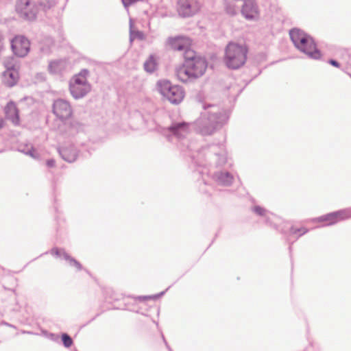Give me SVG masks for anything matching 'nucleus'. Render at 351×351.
<instances>
[{"instance_id":"obj_30","label":"nucleus","mask_w":351,"mask_h":351,"mask_svg":"<svg viewBox=\"0 0 351 351\" xmlns=\"http://www.w3.org/2000/svg\"><path fill=\"white\" fill-rule=\"evenodd\" d=\"M45 336L49 340L53 342H59L60 337L57 334L51 333V332H46Z\"/></svg>"},{"instance_id":"obj_14","label":"nucleus","mask_w":351,"mask_h":351,"mask_svg":"<svg viewBox=\"0 0 351 351\" xmlns=\"http://www.w3.org/2000/svg\"><path fill=\"white\" fill-rule=\"evenodd\" d=\"M211 176L218 184L225 186H230L234 181L232 174L227 171H217Z\"/></svg>"},{"instance_id":"obj_36","label":"nucleus","mask_w":351,"mask_h":351,"mask_svg":"<svg viewBox=\"0 0 351 351\" xmlns=\"http://www.w3.org/2000/svg\"><path fill=\"white\" fill-rule=\"evenodd\" d=\"M46 164L48 167H53L55 166L56 161L53 159H49L47 160Z\"/></svg>"},{"instance_id":"obj_41","label":"nucleus","mask_w":351,"mask_h":351,"mask_svg":"<svg viewBox=\"0 0 351 351\" xmlns=\"http://www.w3.org/2000/svg\"><path fill=\"white\" fill-rule=\"evenodd\" d=\"M77 351V350H76Z\"/></svg>"},{"instance_id":"obj_2","label":"nucleus","mask_w":351,"mask_h":351,"mask_svg":"<svg viewBox=\"0 0 351 351\" xmlns=\"http://www.w3.org/2000/svg\"><path fill=\"white\" fill-rule=\"evenodd\" d=\"M204 112L193 123L195 131L202 136H210L220 130L229 119V112L219 106L203 103Z\"/></svg>"},{"instance_id":"obj_34","label":"nucleus","mask_w":351,"mask_h":351,"mask_svg":"<svg viewBox=\"0 0 351 351\" xmlns=\"http://www.w3.org/2000/svg\"><path fill=\"white\" fill-rule=\"evenodd\" d=\"M328 63L333 66L339 68L340 66V64L335 60L330 59L328 60Z\"/></svg>"},{"instance_id":"obj_32","label":"nucleus","mask_w":351,"mask_h":351,"mask_svg":"<svg viewBox=\"0 0 351 351\" xmlns=\"http://www.w3.org/2000/svg\"><path fill=\"white\" fill-rule=\"evenodd\" d=\"M164 293H165V291H162L160 293H158L157 295H154L140 296L139 299L141 300H145L147 299H156V298L160 297L161 295H164Z\"/></svg>"},{"instance_id":"obj_13","label":"nucleus","mask_w":351,"mask_h":351,"mask_svg":"<svg viewBox=\"0 0 351 351\" xmlns=\"http://www.w3.org/2000/svg\"><path fill=\"white\" fill-rule=\"evenodd\" d=\"M50 254L58 258H64L69 263L70 266L75 267L77 271L82 269V265L80 264V263L75 260L74 258L71 257L68 253L66 252L65 250L63 248L53 247L50 250Z\"/></svg>"},{"instance_id":"obj_39","label":"nucleus","mask_w":351,"mask_h":351,"mask_svg":"<svg viewBox=\"0 0 351 351\" xmlns=\"http://www.w3.org/2000/svg\"><path fill=\"white\" fill-rule=\"evenodd\" d=\"M3 122L2 120L0 121V128H3Z\"/></svg>"},{"instance_id":"obj_6","label":"nucleus","mask_w":351,"mask_h":351,"mask_svg":"<svg viewBox=\"0 0 351 351\" xmlns=\"http://www.w3.org/2000/svg\"><path fill=\"white\" fill-rule=\"evenodd\" d=\"M157 89L159 93L173 104H180L184 97V90L182 87L172 85L169 80H159L157 82Z\"/></svg>"},{"instance_id":"obj_38","label":"nucleus","mask_w":351,"mask_h":351,"mask_svg":"<svg viewBox=\"0 0 351 351\" xmlns=\"http://www.w3.org/2000/svg\"><path fill=\"white\" fill-rule=\"evenodd\" d=\"M348 64L351 68V57L350 58V60L348 62Z\"/></svg>"},{"instance_id":"obj_16","label":"nucleus","mask_w":351,"mask_h":351,"mask_svg":"<svg viewBox=\"0 0 351 351\" xmlns=\"http://www.w3.org/2000/svg\"><path fill=\"white\" fill-rule=\"evenodd\" d=\"M58 153L64 160L70 163L75 161L78 156V151L73 145L59 148Z\"/></svg>"},{"instance_id":"obj_26","label":"nucleus","mask_w":351,"mask_h":351,"mask_svg":"<svg viewBox=\"0 0 351 351\" xmlns=\"http://www.w3.org/2000/svg\"><path fill=\"white\" fill-rule=\"evenodd\" d=\"M19 151L32 158H36V152L32 145H21L19 147Z\"/></svg>"},{"instance_id":"obj_4","label":"nucleus","mask_w":351,"mask_h":351,"mask_svg":"<svg viewBox=\"0 0 351 351\" xmlns=\"http://www.w3.org/2000/svg\"><path fill=\"white\" fill-rule=\"evenodd\" d=\"M247 52L245 45L230 42L226 47L223 62L228 69H238L245 64Z\"/></svg>"},{"instance_id":"obj_17","label":"nucleus","mask_w":351,"mask_h":351,"mask_svg":"<svg viewBox=\"0 0 351 351\" xmlns=\"http://www.w3.org/2000/svg\"><path fill=\"white\" fill-rule=\"evenodd\" d=\"M5 118L10 121L14 125L20 123L19 112L15 104L13 101L8 103L5 108Z\"/></svg>"},{"instance_id":"obj_8","label":"nucleus","mask_w":351,"mask_h":351,"mask_svg":"<svg viewBox=\"0 0 351 351\" xmlns=\"http://www.w3.org/2000/svg\"><path fill=\"white\" fill-rule=\"evenodd\" d=\"M52 112L61 121L68 119L73 114L70 103L64 99L54 100L52 106Z\"/></svg>"},{"instance_id":"obj_12","label":"nucleus","mask_w":351,"mask_h":351,"mask_svg":"<svg viewBox=\"0 0 351 351\" xmlns=\"http://www.w3.org/2000/svg\"><path fill=\"white\" fill-rule=\"evenodd\" d=\"M241 13L248 20L256 19L259 16V9L256 0H243Z\"/></svg>"},{"instance_id":"obj_15","label":"nucleus","mask_w":351,"mask_h":351,"mask_svg":"<svg viewBox=\"0 0 351 351\" xmlns=\"http://www.w3.org/2000/svg\"><path fill=\"white\" fill-rule=\"evenodd\" d=\"M91 90L90 84H69V90L72 97L79 99L85 97Z\"/></svg>"},{"instance_id":"obj_35","label":"nucleus","mask_w":351,"mask_h":351,"mask_svg":"<svg viewBox=\"0 0 351 351\" xmlns=\"http://www.w3.org/2000/svg\"><path fill=\"white\" fill-rule=\"evenodd\" d=\"M132 21L130 20V40H131V41L132 40V35L134 34V32L132 30ZM135 34H136V36H140L141 35V32H140L137 31V32H135Z\"/></svg>"},{"instance_id":"obj_37","label":"nucleus","mask_w":351,"mask_h":351,"mask_svg":"<svg viewBox=\"0 0 351 351\" xmlns=\"http://www.w3.org/2000/svg\"><path fill=\"white\" fill-rule=\"evenodd\" d=\"M162 338H163V341H164L167 349L169 350V351H172L171 348L169 347V346L168 345L167 342L166 341V340L163 336H162Z\"/></svg>"},{"instance_id":"obj_25","label":"nucleus","mask_w":351,"mask_h":351,"mask_svg":"<svg viewBox=\"0 0 351 351\" xmlns=\"http://www.w3.org/2000/svg\"><path fill=\"white\" fill-rule=\"evenodd\" d=\"M157 67V64L156 62V60L154 58L153 56H150L149 58L144 63V69L145 70L152 73H153Z\"/></svg>"},{"instance_id":"obj_20","label":"nucleus","mask_w":351,"mask_h":351,"mask_svg":"<svg viewBox=\"0 0 351 351\" xmlns=\"http://www.w3.org/2000/svg\"><path fill=\"white\" fill-rule=\"evenodd\" d=\"M88 73L87 69H82L78 74L73 76L69 84H90L87 80Z\"/></svg>"},{"instance_id":"obj_5","label":"nucleus","mask_w":351,"mask_h":351,"mask_svg":"<svg viewBox=\"0 0 351 351\" xmlns=\"http://www.w3.org/2000/svg\"><path fill=\"white\" fill-rule=\"evenodd\" d=\"M207 68L205 58H197L193 62L184 63L183 66L176 71L178 78L182 82H193L204 75Z\"/></svg>"},{"instance_id":"obj_29","label":"nucleus","mask_w":351,"mask_h":351,"mask_svg":"<svg viewBox=\"0 0 351 351\" xmlns=\"http://www.w3.org/2000/svg\"><path fill=\"white\" fill-rule=\"evenodd\" d=\"M307 232H308V229H306V228H304V227L300 228H296L291 226L289 229V234L291 235H294V234H299L298 237L306 234Z\"/></svg>"},{"instance_id":"obj_24","label":"nucleus","mask_w":351,"mask_h":351,"mask_svg":"<svg viewBox=\"0 0 351 351\" xmlns=\"http://www.w3.org/2000/svg\"><path fill=\"white\" fill-rule=\"evenodd\" d=\"M62 64L63 62L60 60L52 61L48 66L49 71L52 74H58L61 72Z\"/></svg>"},{"instance_id":"obj_28","label":"nucleus","mask_w":351,"mask_h":351,"mask_svg":"<svg viewBox=\"0 0 351 351\" xmlns=\"http://www.w3.org/2000/svg\"><path fill=\"white\" fill-rule=\"evenodd\" d=\"M61 339L64 346L66 348H70L73 343L72 338L67 333H62Z\"/></svg>"},{"instance_id":"obj_18","label":"nucleus","mask_w":351,"mask_h":351,"mask_svg":"<svg viewBox=\"0 0 351 351\" xmlns=\"http://www.w3.org/2000/svg\"><path fill=\"white\" fill-rule=\"evenodd\" d=\"M168 44L173 50L181 51L186 49L187 45H189V40L184 36L169 37L168 38Z\"/></svg>"},{"instance_id":"obj_19","label":"nucleus","mask_w":351,"mask_h":351,"mask_svg":"<svg viewBox=\"0 0 351 351\" xmlns=\"http://www.w3.org/2000/svg\"><path fill=\"white\" fill-rule=\"evenodd\" d=\"M3 82L9 87L14 86L19 78V69L5 70L3 73Z\"/></svg>"},{"instance_id":"obj_31","label":"nucleus","mask_w":351,"mask_h":351,"mask_svg":"<svg viewBox=\"0 0 351 351\" xmlns=\"http://www.w3.org/2000/svg\"><path fill=\"white\" fill-rule=\"evenodd\" d=\"M122 3H123V5L124 6V8L126 9V10H128V8L136 3V2H138L139 0H121Z\"/></svg>"},{"instance_id":"obj_9","label":"nucleus","mask_w":351,"mask_h":351,"mask_svg":"<svg viewBox=\"0 0 351 351\" xmlns=\"http://www.w3.org/2000/svg\"><path fill=\"white\" fill-rule=\"evenodd\" d=\"M199 8L197 0H178L177 2L178 14L183 18L193 16L199 11Z\"/></svg>"},{"instance_id":"obj_1","label":"nucleus","mask_w":351,"mask_h":351,"mask_svg":"<svg viewBox=\"0 0 351 351\" xmlns=\"http://www.w3.org/2000/svg\"><path fill=\"white\" fill-rule=\"evenodd\" d=\"M169 132L167 138L172 141L176 138L179 141L178 147L182 152H187L193 160L199 166H205L207 164L222 166L227 161L226 153L222 145H211L202 147L200 150L193 152L195 143L186 138L189 132V124L185 121L173 122L167 128Z\"/></svg>"},{"instance_id":"obj_11","label":"nucleus","mask_w":351,"mask_h":351,"mask_svg":"<svg viewBox=\"0 0 351 351\" xmlns=\"http://www.w3.org/2000/svg\"><path fill=\"white\" fill-rule=\"evenodd\" d=\"M351 217V208L332 212L317 218L319 222H326V225L330 226L335 223Z\"/></svg>"},{"instance_id":"obj_7","label":"nucleus","mask_w":351,"mask_h":351,"mask_svg":"<svg viewBox=\"0 0 351 351\" xmlns=\"http://www.w3.org/2000/svg\"><path fill=\"white\" fill-rule=\"evenodd\" d=\"M15 10L18 16L27 21H34L38 13V7L32 0H16Z\"/></svg>"},{"instance_id":"obj_23","label":"nucleus","mask_w":351,"mask_h":351,"mask_svg":"<svg viewBox=\"0 0 351 351\" xmlns=\"http://www.w3.org/2000/svg\"><path fill=\"white\" fill-rule=\"evenodd\" d=\"M3 64L6 70L19 69L17 59L14 56H9L4 59Z\"/></svg>"},{"instance_id":"obj_33","label":"nucleus","mask_w":351,"mask_h":351,"mask_svg":"<svg viewBox=\"0 0 351 351\" xmlns=\"http://www.w3.org/2000/svg\"><path fill=\"white\" fill-rule=\"evenodd\" d=\"M226 12L230 15H234L236 14L234 8L230 5L226 7Z\"/></svg>"},{"instance_id":"obj_40","label":"nucleus","mask_w":351,"mask_h":351,"mask_svg":"<svg viewBox=\"0 0 351 351\" xmlns=\"http://www.w3.org/2000/svg\"><path fill=\"white\" fill-rule=\"evenodd\" d=\"M23 333H28V334H31L32 332H26V331H23Z\"/></svg>"},{"instance_id":"obj_21","label":"nucleus","mask_w":351,"mask_h":351,"mask_svg":"<svg viewBox=\"0 0 351 351\" xmlns=\"http://www.w3.org/2000/svg\"><path fill=\"white\" fill-rule=\"evenodd\" d=\"M36 3L38 7V12L43 11L45 12L56 4V0H38Z\"/></svg>"},{"instance_id":"obj_10","label":"nucleus","mask_w":351,"mask_h":351,"mask_svg":"<svg viewBox=\"0 0 351 351\" xmlns=\"http://www.w3.org/2000/svg\"><path fill=\"white\" fill-rule=\"evenodd\" d=\"M11 48L16 56L25 57L30 49V43L24 36H16L11 40Z\"/></svg>"},{"instance_id":"obj_27","label":"nucleus","mask_w":351,"mask_h":351,"mask_svg":"<svg viewBox=\"0 0 351 351\" xmlns=\"http://www.w3.org/2000/svg\"><path fill=\"white\" fill-rule=\"evenodd\" d=\"M252 210L256 215L265 217V222L269 223V212L265 208L260 206H255Z\"/></svg>"},{"instance_id":"obj_3","label":"nucleus","mask_w":351,"mask_h":351,"mask_svg":"<svg viewBox=\"0 0 351 351\" xmlns=\"http://www.w3.org/2000/svg\"><path fill=\"white\" fill-rule=\"evenodd\" d=\"M289 36L294 46L300 51L312 59L318 60L321 58V52L310 35L300 29L293 28L289 31Z\"/></svg>"},{"instance_id":"obj_22","label":"nucleus","mask_w":351,"mask_h":351,"mask_svg":"<svg viewBox=\"0 0 351 351\" xmlns=\"http://www.w3.org/2000/svg\"><path fill=\"white\" fill-rule=\"evenodd\" d=\"M184 63H189V62H193L196 60L197 58H202L201 56H198L196 55L195 51L189 49V45H187V48L184 49Z\"/></svg>"}]
</instances>
